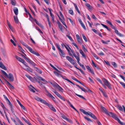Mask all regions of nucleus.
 Wrapping results in <instances>:
<instances>
[{
	"instance_id": "f257e3e1",
	"label": "nucleus",
	"mask_w": 125,
	"mask_h": 125,
	"mask_svg": "<svg viewBox=\"0 0 125 125\" xmlns=\"http://www.w3.org/2000/svg\"><path fill=\"white\" fill-rule=\"evenodd\" d=\"M102 80L104 83L102 84L103 87L105 89H107V86L110 89H112L111 85L110 83L105 78H103L102 79Z\"/></svg>"
},
{
	"instance_id": "f03ea898",
	"label": "nucleus",
	"mask_w": 125,
	"mask_h": 125,
	"mask_svg": "<svg viewBox=\"0 0 125 125\" xmlns=\"http://www.w3.org/2000/svg\"><path fill=\"white\" fill-rule=\"evenodd\" d=\"M80 111L82 112L84 114H85V115H89L94 119L96 120L97 119V118L95 116V115H94L91 112L89 111L86 112L84 110L82 109H80Z\"/></svg>"
},
{
	"instance_id": "7ed1b4c3",
	"label": "nucleus",
	"mask_w": 125,
	"mask_h": 125,
	"mask_svg": "<svg viewBox=\"0 0 125 125\" xmlns=\"http://www.w3.org/2000/svg\"><path fill=\"white\" fill-rule=\"evenodd\" d=\"M22 44L25 46L29 50V51L32 53L34 54L37 56H40V54L36 51H35L33 50L32 49L28 46L23 42H22Z\"/></svg>"
},
{
	"instance_id": "20e7f679",
	"label": "nucleus",
	"mask_w": 125,
	"mask_h": 125,
	"mask_svg": "<svg viewBox=\"0 0 125 125\" xmlns=\"http://www.w3.org/2000/svg\"><path fill=\"white\" fill-rule=\"evenodd\" d=\"M108 115L111 116L113 118L117 120L118 122L122 125H124L123 123L121 122L120 120L118 118L117 116L115 114L112 113L111 112H109Z\"/></svg>"
},
{
	"instance_id": "39448f33",
	"label": "nucleus",
	"mask_w": 125,
	"mask_h": 125,
	"mask_svg": "<svg viewBox=\"0 0 125 125\" xmlns=\"http://www.w3.org/2000/svg\"><path fill=\"white\" fill-rule=\"evenodd\" d=\"M35 99L37 101H40L42 103L47 106L49 103H47V102L45 100L40 98L37 96H36L35 97Z\"/></svg>"
},
{
	"instance_id": "423d86ee",
	"label": "nucleus",
	"mask_w": 125,
	"mask_h": 125,
	"mask_svg": "<svg viewBox=\"0 0 125 125\" xmlns=\"http://www.w3.org/2000/svg\"><path fill=\"white\" fill-rule=\"evenodd\" d=\"M66 58L67 60L69 61L71 63L74 65V67L76 68V67H77L75 65V64L76 62L74 60L69 56H66Z\"/></svg>"
},
{
	"instance_id": "0eeeda50",
	"label": "nucleus",
	"mask_w": 125,
	"mask_h": 125,
	"mask_svg": "<svg viewBox=\"0 0 125 125\" xmlns=\"http://www.w3.org/2000/svg\"><path fill=\"white\" fill-rule=\"evenodd\" d=\"M23 57L27 62L30 64L31 65L33 66H35V64L30 59L27 58L24 55L23 56Z\"/></svg>"
},
{
	"instance_id": "6e6552de",
	"label": "nucleus",
	"mask_w": 125,
	"mask_h": 125,
	"mask_svg": "<svg viewBox=\"0 0 125 125\" xmlns=\"http://www.w3.org/2000/svg\"><path fill=\"white\" fill-rule=\"evenodd\" d=\"M76 85L79 88L81 89L82 91H83V92H89L91 93L92 92V91L90 90L89 89L88 87H87L86 86H85V87L87 88V89H88V91H87L84 88H82L81 87H80V86H79V85L76 84Z\"/></svg>"
},
{
	"instance_id": "1a4fd4ad",
	"label": "nucleus",
	"mask_w": 125,
	"mask_h": 125,
	"mask_svg": "<svg viewBox=\"0 0 125 125\" xmlns=\"http://www.w3.org/2000/svg\"><path fill=\"white\" fill-rule=\"evenodd\" d=\"M53 92L55 94L57 95L58 97L59 98L61 99V100L63 101H65V98L62 96L58 93L56 91H53Z\"/></svg>"
},
{
	"instance_id": "9d476101",
	"label": "nucleus",
	"mask_w": 125,
	"mask_h": 125,
	"mask_svg": "<svg viewBox=\"0 0 125 125\" xmlns=\"http://www.w3.org/2000/svg\"><path fill=\"white\" fill-rule=\"evenodd\" d=\"M6 77L9 78L10 81L11 82H13L14 80L13 76V74L10 73H9L8 76H7Z\"/></svg>"
},
{
	"instance_id": "9b49d317",
	"label": "nucleus",
	"mask_w": 125,
	"mask_h": 125,
	"mask_svg": "<svg viewBox=\"0 0 125 125\" xmlns=\"http://www.w3.org/2000/svg\"><path fill=\"white\" fill-rule=\"evenodd\" d=\"M76 37L78 43L80 44H81L82 42V39L77 34L76 35Z\"/></svg>"
},
{
	"instance_id": "f8f14e48",
	"label": "nucleus",
	"mask_w": 125,
	"mask_h": 125,
	"mask_svg": "<svg viewBox=\"0 0 125 125\" xmlns=\"http://www.w3.org/2000/svg\"><path fill=\"white\" fill-rule=\"evenodd\" d=\"M78 21L80 23V24L82 26V27L85 30H86V28L84 24L82 22V20L81 19L79 18L78 19Z\"/></svg>"
},
{
	"instance_id": "ddd939ff",
	"label": "nucleus",
	"mask_w": 125,
	"mask_h": 125,
	"mask_svg": "<svg viewBox=\"0 0 125 125\" xmlns=\"http://www.w3.org/2000/svg\"><path fill=\"white\" fill-rule=\"evenodd\" d=\"M61 77H62V78L63 79L66 80V81H68L69 82L71 83L72 84H73V85H74V83H73V82H72L69 79H68L65 76H63L62 75H61Z\"/></svg>"
},
{
	"instance_id": "4468645a",
	"label": "nucleus",
	"mask_w": 125,
	"mask_h": 125,
	"mask_svg": "<svg viewBox=\"0 0 125 125\" xmlns=\"http://www.w3.org/2000/svg\"><path fill=\"white\" fill-rule=\"evenodd\" d=\"M113 29L115 30V32L118 35L121 37H123L124 36V35L118 32V30H116L115 28H113Z\"/></svg>"
},
{
	"instance_id": "2eb2a0df",
	"label": "nucleus",
	"mask_w": 125,
	"mask_h": 125,
	"mask_svg": "<svg viewBox=\"0 0 125 125\" xmlns=\"http://www.w3.org/2000/svg\"><path fill=\"white\" fill-rule=\"evenodd\" d=\"M49 108L54 112H56V110L53 105L50 104H49L47 105Z\"/></svg>"
},
{
	"instance_id": "dca6fc26",
	"label": "nucleus",
	"mask_w": 125,
	"mask_h": 125,
	"mask_svg": "<svg viewBox=\"0 0 125 125\" xmlns=\"http://www.w3.org/2000/svg\"><path fill=\"white\" fill-rule=\"evenodd\" d=\"M15 57L17 60H18L19 61L21 62L22 63H23L25 62V61L23 59L21 58L16 55L15 56Z\"/></svg>"
},
{
	"instance_id": "f3484780",
	"label": "nucleus",
	"mask_w": 125,
	"mask_h": 125,
	"mask_svg": "<svg viewBox=\"0 0 125 125\" xmlns=\"http://www.w3.org/2000/svg\"><path fill=\"white\" fill-rule=\"evenodd\" d=\"M15 57L17 60H18L19 61L21 62L22 63H23L25 62V61L23 59L21 58L16 55L15 56Z\"/></svg>"
},
{
	"instance_id": "a211bd4d",
	"label": "nucleus",
	"mask_w": 125,
	"mask_h": 125,
	"mask_svg": "<svg viewBox=\"0 0 125 125\" xmlns=\"http://www.w3.org/2000/svg\"><path fill=\"white\" fill-rule=\"evenodd\" d=\"M101 108L102 111L104 112L106 114L108 115L109 112L108 113L106 108L102 106H101Z\"/></svg>"
},
{
	"instance_id": "6ab92c4d",
	"label": "nucleus",
	"mask_w": 125,
	"mask_h": 125,
	"mask_svg": "<svg viewBox=\"0 0 125 125\" xmlns=\"http://www.w3.org/2000/svg\"><path fill=\"white\" fill-rule=\"evenodd\" d=\"M0 67L5 70H7V68L1 62H0Z\"/></svg>"
},
{
	"instance_id": "aec40b11",
	"label": "nucleus",
	"mask_w": 125,
	"mask_h": 125,
	"mask_svg": "<svg viewBox=\"0 0 125 125\" xmlns=\"http://www.w3.org/2000/svg\"><path fill=\"white\" fill-rule=\"evenodd\" d=\"M5 81L7 83V84L9 85L10 88L12 89H14V87L8 81L5 79H4Z\"/></svg>"
},
{
	"instance_id": "412c9836",
	"label": "nucleus",
	"mask_w": 125,
	"mask_h": 125,
	"mask_svg": "<svg viewBox=\"0 0 125 125\" xmlns=\"http://www.w3.org/2000/svg\"><path fill=\"white\" fill-rule=\"evenodd\" d=\"M86 68L88 70V71L90 72L92 74H94V73L93 72V70H92L91 68L89 66H86Z\"/></svg>"
},
{
	"instance_id": "4be33fe9",
	"label": "nucleus",
	"mask_w": 125,
	"mask_h": 125,
	"mask_svg": "<svg viewBox=\"0 0 125 125\" xmlns=\"http://www.w3.org/2000/svg\"><path fill=\"white\" fill-rule=\"evenodd\" d=\"M13 10L14 13L16 15H17L18 14V10L17 8L14 7L13 9Z\"/></svg>"
},
{
	"instance_id": "5701e85b",
	"label": "nucleus",
	"mask_w": 125,
	"mask_h": 125,
	"mask_svg": "<svg viewBox=\"0 0 125 125\" xmlns=\"http://www.w3.org/2000/svg\"><path fill=\"white\" fill-rule=\"evenodd\" d=\"M67 101L68 103L70 105L71 107L72 108H73L77 112H78L77 110L75 108H74V107L73 106L72 104H71L69 100H67Z\"/></svg>"
},
{
	"instance_id": "b1692460",
	"label": "nucleus",
	"mask_w": 125,
	"mask_h": 125,
	"mask_svg": "<svg viewBox=\"0 0 125 125\" xmlns=\"http://www.w3.org/2000/svg\"><path fill=\"white\" fill-rule=\"evenodd\" d=\"M30 87H29V90L31 91L32 92H33L35 93V91L32 88H34L31 85H30Z\"/></svg>"
},
{
	"instance_id": "393cba45",
	"label": "nucleus",
	"mask_w": 125,
	"mask_h": 125,
	"mask_svg": "<svg viewBox=\"0 0 125 125\" xmlns=\"http://www.w3.org/2000/svg\"><path fill=\"white\" fill-rule=\"evenodd\" d=\"M80 53L81 54L82 56L84 57L85 58L86 57V55L83 52L82 49H80L79 51Z\"/></svg>"
},
{
	"instance_id": "a878e982",
	"label": "nucleus",
	"mask_w": 125,
	"mask_h": 125,
	"mask_svg": "<svg viewBox=\"0 0 125 125\" xmlns=\"http://www.w3.org/2000/svg\"><path fill=\"white\" fill-rule=\"evenodd\" d=\"M13 17L15 22L16 23H18L19 22V20L17 16H14Z\"/></svg>"
},
{
	"instance_id": "bb28decb",
	"label": "nucleus",
	"mask_w": 125,
	"mask_h": 125,
	"mask_svg": "<svg viewBox=\"0 0 125 125\" xmlns=\"http://www.w3.org/2000/svg\"><path fill=\"white\" fill-rule=\"evenodd\" d=\"M59 51L60 52V55L62 56L63 57H64V53L63 51L62 50H61Z\"/></svg>"
},
{
	"instance_id": "cd10ccee",
	"label": "nucleus",
	"mask_w": 125,
	"mask_h": 125,
	"mask_svg": "<svg viewBox=\"0 0 125 125\" xmlns=\"http://www.w3.org/2000/svg\"><path fill=\"white\" fill-rule=\"evenodd\" d=\"M58 24V27L59 29L61 31H62V25L60 22L58 21L57 22Z\"/></svg>"
},
{
	"instance_id": "c85d7f7f",
	"label": "nucleus",
	"mask_w": 125,
	"mask_h": 125,
	"mask_svg": "<svg viewBox=\"0 0 125 125\" xmlns=\"http://www.w3.org/2000/svg\"><path fill=\"white\" fill-rule=\"evenodd\" d=\"M74 6H75V8L76 9V10L78 12V13L80 14V11L78 9L77 7V5L74 3Z\"/></svg>"
},
{
	"instance_id": "c756f323",
	"label": "nucleus",
	"mask_w": 125,
	"mask_h": 125,
	"mask_svg": "<svg viewBox=\"0 0 125 125\" xmlns=\"http://www.w3.org/2000/svg\"><path fill=\"white\" fill-rule=\"evenodd\" d=\"M35 68L36 69L35 70L36 71L38 72L39 73L41 74L42 73V71L41 70L37 67H35Z\"/></svg>"
},
{
	"instance_id": "7c9ffc66",
	"label": "nucleus",
	"mask_w": 125,
	"mask_h": 125,
	"mask_svg": "<svg viewBox=\"0 0 125 125\" xmlns=\"http://www.w3.org/2000/svg\"><path fill=\"white\" fill-rule=\"evenodd\" d=\"M11 3L13 6H15L16 4V2L15 0H10Z\"/></svg>"
},
{
	"instance_id": "2f4dec72",
	"label": "nucleus",
	"mask_w": 125,
	"mask_h": 125,
	"mask_svg": "<svg viewBox=\"0 0 125 125\" xmlns=\"http://www.w3.org/2000/svg\"><path fill=\"white\" fill-rule=\"evenodd\" d=\"M22 118L23 120H24L25 122H26L29 125H30V124H31V123H30L29 122V121H28L26 120V119L24 118L23 117H22Z\"/></svg>"
},
{
	"instance_id": "473e14b6",
	"label": "nucleus",
	"mask_w": 125,
	"mask_h": 125,
	"mask_svg": "<svg viewBox=\"0 0 125 125\" xmlns=\"http://www.w3.org/2000/svg\"><path fill=\"white\" fill-rule=\"evenodd\" d=\"M53 73H54L55 75L58 77H61L62 75L60 74L59 73H58L56 71H54Z\"/></svg>"
},
{
	"instance_id": "72a5a7b5",
	"label": "nucleus",
	"mask_w": 125,
	"mask_h": 125,
	"mask_svg": "<svg viewBox=\"0 0 125 125\" xmlns=\"http://www.w3.org/2000/svg\"><path fill=\"white\" fill-rule=\"evenodd\" d=\"M16 118L17 121L21 125H24L22 122L21 121L20 119L17 117H16Z\"/></svg>"
},
{
	"instance_id": "f704fd0d",
	"label": "nucleus",
	"mask_w": 125,
	"mask_h": 125,
	"mask_svg": "<svg viewBox=\"0 0 125 125\" xmlns=\"http://www.w3.org/2000/svg\"><path fill=\"white\" fill-rule=\"evenodd\" d=\"M85 5L86 6L87 8L89 9H91L92 8V7L88 3L86 4Z\"/></svg>"
},
{
	"instance_id": "c9c22d12",
	"label": "nucleus",
	"mask_w": 125,
	"mask_h": 125,
	"mask_svg": "<svg viewBox=\"0 0 125 125\" xmlns=\"http://www.w3.org/2000/svg\"><path fill=\"white\" fill-rule=\"evenodd\" d=\"M74 93L76 95H77V96H78V97H80L81 98H83V99L85 100H86V99L82 95L78 94H77L76 93Z\"/></svg>"
},
{
	"instance_id": "e433bc0d",
	"label": "nucleus",
	"mask_w": 125,
	"mask_h": 125,
	"mask_svg": "<svg viewBox=\"0 0 125 125\" xmlns=\"http://www.w3.org/2000/svg\"><path fill=\"white\" fill-rule=\"evenodd\" d=\"M38 78L39 80L41 81H43L44 82H46V80L44 79H43L41 77L38 76Z\"/></svg>"
},
{
	"instance_id": "4c0bfd02",
	"label": "nucleus",
	"mask_w": 125,
	"mask_h": 125,
	"mask_svg": "<svg viewBox=\"0 0 125 125\" xmlns=\"http://www.w3.org/2000/svg\"><path fill=\"white\" fill-rule=\"evenodd\" d=\"M1 71L2 72V73L5 75V76L6 77H7V76H8V74L7 73L5 72L4 71L2 70H1Z\"/></svg>"
},
{
	"instance_id": "58836bf2",
	"label": "nucleus",
	"mask_w": 125,
	"mask_h": 125,
	"mask_svg": "<svg viewBox=\"0 0 125 125\" xmlns=\"http://www.w3.org/2000/svg\"><path fill=\"white\" fill-rule=\"evenodd\" d=\"M117 107L118 108V109L122 111H123V109L122 108V107L121 106L119 105H117Z\"/></svg>"
},
{
	"instance_id": "ea45409f",
	"label": "nucleus",
	"mask_w": 125,
	"mask_h": 125,
	"mask_svg": "<svg viewBox=\"0 0 125 125\" xmlns=\"http://www.w3.org/2000/svg\"><path fill=\"white\" fill-rule=\"evenodd\" d=\"M47 91L46 95H47L49 96L50 97H51L52 95L51 94H50L48 91Z\"/></svg>"
},
{
	"instance_id": "a19ab883",
	"label": "nucleus",
	"mask_w": 125,
	"mask_h": 125,
	"mask_svg": "<svg viewBox=\"0 0 125 125\" xmlns=\"http://www.w3.org/2000/svg\"><path fill=\"white\" fill-rule=\"evenodd\" d=\"M25 76L27 78H28L30 80H31V81L33 79V78L29 75H26Z\"/></svg>"
},
{
	"instance_id": "79ce46f5",
	"label": "nucleus",
	"mask_w": 125,
	"mask_h": 125,
	"mask_svg": "<svg viewBox=\"0 0 125 125\" xmlns=\"http://www.w3.org/2000/svg\"><path fill=\"white\" fill-rule=\"evenodd\" d=\"M60 20L61 21L62 23L65 26H66L67 28V26L66 24V23L64 21H63L62 19H60Z\"/></svg>"
},
{
	"instance_id": "37998d69",
	"label": "nucleus",
	"mask_w": 125,
	"mask_h": 125,
	"mask_svg": "<svg viewBox=\"0 0 125 125\" xmlns=\"http://www.w3.org/2000/svg\"><path fill=\"white\" fill-rule=\"evenodd\" d=\"M68 47H69V49L71 50V52H72V53L73 56H74V55H75L76 54L74 52V51L72 50L70 47L69 46H68Z\"/></svg>"
},
{
	"instance_id": "c03bdc74",
	"label": "nucleus",
	"mask_w": 125,
	"mask_h": 125,
	"mask_svg": "<svg viewBox=\"0 0 125 125\" xmlns=\"http://www.w3.org/2000/svg\"><path fill=\"white\" fill-rule=\"evenodd\" d=\"M119 83H120L125 88V83L122 82H120Z\"/></svg>"
},
{
	"instance_id": "a18cd8bd",
	"label": "nucleus",
	"mask_w": 125,
	"mask_h": 125,
	"mask_svg": "<svg viewBox=\"0 0 125 125\" xmlns=\"http://www.w3.org/2000/svg\"><path fill=\"white\" fill-rule=\"evenodd\" d=\"M56 45L57 48L58 49V50L59 51H60V50H61V48H60V46L57 43H56Z\"/></svg>"
},
{
	"instance_id": "49530a36",
	"label": "nucleus",
	"mask_w": 125,
	"mask_h": 125,
	"mask_svg": "<svg viewBox=\"0 0 125 125\" xmlns=\"http://www.w3.org/2000/svg\"><path fill=\"white\" fill-rule=\"evenodd\" d=\"M82 35L83 37V38L84 39V40H85V42H87V39L86 38L85 36V35L83 34H82Z\"/></svg>"
},
{
	"instance_id": "de8ad7c7",
	"label": "nucleus",
	"mask_w": 125,
	"mask_h": 125,
	"mask_svg": "<svg viewBox=\"0 0 125 125\" xmlns=\"http://www.w3.org/2000/svg\"><path fill=\"white\" fill-rule=\"evenodd\" d=\"M57 88L60 91H62L63 90V89L59 85H58Z\"/></svg>"
},
{
	"instance_id": "09e8293b",
	"label": "nucleus",
	"mask_w": 125,
	"mask_h": 125,
	"mask_svg": "<svg viewBox=\"0 0 125 125\" xmlns=\"http://www.w3.org/2000/svg\"><path fill=\"white\" fill-rule=\"evenodd\" d=\"M69 12L71 15H73L74 13L73 11L72 10H70L69 11Z\"/></svg>"
},
{
	"instance_id": "8fccbe9b",
	"label": "nucleus",
	"mask_w": 125,
	"mask_h": 125,
	"mask_svg": "<svg viewBox=\"0 0 125 125\" xmlns=\"http://www.w3.org/2000/svg\"><path fill=\"white\" fill-rule=\"evenodd\" d=\"M66 36L68 38L72 41H73V40L72 39V38L70 36H69L68 35H66Z\"/></svg>"
},
{
	"instance_id": "3c124183",
	"label": "nucleus",
	"mask_w": 125,
	"mask_h": 125,
	"mask_svg": "<svg viewBox=\"0 0 125 125\" xmlns=\"http://www.w3.org/2000/svg\"><path fill=\"white\" fill-rule=\"evenodd\" d=\"M84 118L86 119L87 120H88V121L92 122V121L91 120L90 118H88V117H87L86 116H85L84 117Z\"/></svg>"
},
{
	"instance_id": "603ef678",
	"label": "nucleus",
	"mask_w": 125,
	"mask_h": 125,
	"mask_svg": "<svg viewBox=\"0 0 125 125\" xmlns=\"http://www.w3.org/2000/svg\"><path fill=\"white\" fill-rule=\"evenodd\" d=\"M61 117L62 118L65 120H66V119L67 118L63 114L62 115Z\"/></svg>"
},
{
	"instance_id": "864d4df0",
	"label": "nucleus",
	"mask_w": 125,
	"mask_h": 125,
	"mask_svg": "<svg viewBox=\"0 0 125 125\" xmlns=\"http://www.w3.org/2000/svg\"><path fill=\"white\" fill-rule=\"evenodd\" d=\"M27 68L25 69V70L27 71H30V68L27 65V67H26Z\"/></svg>"
},
{
	"instance_id": "5fc2aeb1",
	"label": "nucleus",
	"mask_w": 125,
	"mask_h": 125,
	"mask_svg": "<svg viewBox=\"0 0 125 125\" xmlns=\"http://www.w3.org/2000/svg\"><path fill=\"white\" fill-rule=\"evenodd\" d=\"M65 65L67 66H68L69 67L71 68H72V66H71L68 63H67L66 62H65Z\"/></svg>"
},
{
	"instance_id": "6e6d98bb",
	"label": "nucleus",
	"mask_w": 125,
	"mask_h": 125,
	"mask_svg": "<svg viewBox=\"0 0 125 125\" xmlns=\"http://www.w3.org/2000/svg\"><path fill=\"white\" fill-rule=\"evenodd\" d=\"M33 20L35 21V23L37 24L38 26L40 24V23L35 19H33Z\"/></svg>"
},
{
	"instance_id": "4d7b16f0",
	"label": "nucleus",
	"mask_w": 125,
	"mask_h": 125,
	"mask_svg": "<svg viewBox=\"0 0 125 125\" xmlns=\"http://www.w3.org/2000/svg\"><path fill=\"white\" fill-rule=\"evenodd\" d=\"M38 82L39 83V84L40 85V86L42 87V86H44L43 85V84H44V83H43L42 82H40L39 81Z\"/></svg>"
},
{
	"instance_id": "13d9d810",
	"label": "nucleus",
	"mask_w": 125,
	"mask_h": 125,
	"mask_svg": "<svg viewBox=\"0 0 125 125\" xmlns=\"http://www.w3.org/2000/svg\"><path fill=\"white\" fill-rule=\"evenodd\" d=\"M97 80L102 84H103V83L102 82L101 80L100 79L98 78H97Z\"/></svg>"
},
{
	"instance_id": "bf43d9fd",
	"label": "nucleus",
	"mask_w": 125,
	"mask_h": 125,
	"mask_svg": "<svg viewBox=\"0 0 125 125\" xmlns=\"http://www.w3.org/2000/svg\"><path fill=\"white\" fill-rule=\"evenodd\" d=\"M106 22L107 23H108V24H109L111 26H113V25H112L111 22L110 21H108V20H106Z\"/></svg>"
},
{
	"instance_id": "052dcab7",
	"label": "nucleus",
	"mask_w": 125,
	"mask_h": 125,
	"mask_svg": "<svg viewBox=\"0 0 125 125\" xmlns=\"http://www.w3.org/2000/svg\"><path fill=\"white\" fill-rule=\"evenodd\" d=\"M112 64L114 67H117V65L115 62H112Z\"/></svg>"
},
{
	"instance_id": "680f3d73",
	"label": "nucleus",
	"mask_w": 125,
	"mask_h": 125,
	"mask_svg": "<svg viewBox=\"0 0 125 125\" xmlns=\"http://www.w3.org/2000/svg\"><path fill=\"white\" fill-rule=\"evenodd\" d=\"M8 104L9 105H10V107H11L12 106V105L11 104V103L10 102L9 100L8 101Z\"/></svg>"
},
{
	"instance_id": "e2e57ef3",
	"label": "nucleus",
	"mask_w": 125,
	"mask_h": 125,
	"mask_svg": "<svg viewBox=\"0 0 125 125\" xmlns=\"http://www.w3.org/2000/svg\"><path fill=\"white\" fill-rule=\"evenodd\" d=\"M49 11H50V16H51V17H52H52H54V16L52 14V13L51 12V10L49 8Z\"/></svg>"
},
{
	"instance_id": "0e129e2a",
	"label": "nucleus",
	"mask_w": 125,
	"mask_h": 125,
	"mask_svg": "<svg viewBox=\"0 0 125 125\" xmlns=\"http://www.w3.org/2000/svg\"><path fill=\"white\" fill-rule=\"evenodd\" d=\"M36 29L37 30H38L39 32H40V33H41L42 34L43 33L42 32V31L40 29V28L38 27H36Z\"/></svg>"
},
{
	"instance_id": "69168bd1",
	"label": "nucleus",
	"mask_w": 125,
	"mask_h": 125,
	"mask_svg": "<svg viewBox=\"0 0 125 125\" xmlns=\"http://www.w3.org/2000/svg\"><path fill=\"white\" fill-rule=\"evenodd\" d=\"M74 56L75 57L76 59L77 60L80 59L79 58V56H76V54Z\"/></svg>"
},
{
	"instance_id": "338daca9",
	"label": "nucleus",
	"mask_w": 125,
	"mask_h": 125,
	"mask_svg": "<svg viewBox=\"0 0 125 125\" xmlns=\"http://www.w3.org/2000/svg\"><path fill=\"white\" fill-rule=\"evenodd\" d=\"M10 41L12 43V44H13V45L15 46H16V44L13 41V40H12V39H11L10 40Z\"/></svg>"
},
{
	"instance_id": "774afa93",
	"label": "nucleus",
	"mask_w": 125,
	"mask_h": 125,
	"mask_svg": "<svg viewBox=\"0 0 125 125\" xmlns=\"http://www.w3.org/2000/svg\"><path fill=\"white\" fill-rule=\"evenodd\" d=\"M20 106L21 107V108L22 109H23L24 110H26V109L25 108V107L22 105L21 104L20 105Z\"/></svg>"
}]
</instances>
